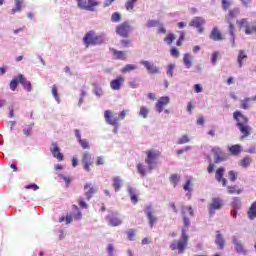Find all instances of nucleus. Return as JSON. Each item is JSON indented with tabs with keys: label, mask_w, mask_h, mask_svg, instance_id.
Here are the masks:
<instances>
[{
	"label": "nucleus",
	"mask_w": 256,
	"mask_h": 256,
	"mask_svg": "<svg viewBox=\"0 0 256 256\" xmlns=\"http://www.w3.org/2000/svg\"><path fill=\"white\" fill-rule=\"evenodd\" d=\"M233 117L237 123L239 131L242 133L243 137H249L251 135V127L249 126V120L241 112L236 111Z\"/></svg>",
	"instance_id": "obj_1"
},
{
	"label": "nucleus",
	"mask_w": 256,
	"mask_h": 256,
	"mask_svg": "<svg viewBox=\"0 0 256 256\" xmlns=\"http://www.w3.org/2000/svg\"><path fill=\"white\" fill-rule=\"evenodd\" d=\"M189 243V236L187 235V230L185 228L182 229V236L177 242H173L170 245V249L172 251H178V253H185V249H187V245Z\"/></svg>",
	"instance_id": "obj_2"
},
{
	"label": "nucleus",
	"mask_w": 256,
	"mask_h": 256,
	"mask_svg": "<svg viewBox=\"0 0 256 256\" xmlns=\"http://www.w3.org/2000/svg\"><path fill=\"white\" fill-rule=\"evenodd\" d=\"M239 15V8H235L234 10H231L229 14L226 16V20L229 23V33L231 35L230 43L232 47H235V26H233V19Z\"/></svg>",
	"instance_id": "obj_3"
},
{
	"label": "nucleus",
	"mask_w": 256,
	"mask_h": 256,
	"mask_svg": "<svg viewBox=\"0 0 256 256\" xmlns=\"http://www.w3.org/2000/svg\"><path fill=\"white\" fill-rule=\"evenodd\" d=\"M146 155L147 158L145 159V163L147 165V169L153 171L157 165V159H159V155H161V153L157 150H149L146 152Z\"/></svg>",
	"instance_id": "obj_4"
},
{
	"label": "nucleus",
	"mask_w": 256,
	"mask_h": 256,
	"mask_svg": "<svg viewBox=\"0 0 256 256\" xmlns=\"http://www.w3.org/2000/svg\"><path fill=\"white\" fill-rule=\"evenodd\" d=\"M83 40L85 45H99L103 43V37L95 34V31L88 32Z\"/></svg>",
	"instance_id": "obj_5"
},
{
	"label": "nucleus",
	"mask_w": 256,
	"mask_h": 256,
	"mask_svg": "<svg viewBox=\"0 0 256 256\" xmlns=\"http://www.w3.org/2000/svg\"><path fill=\"white\" fill-rule=\"evenodd\" d=\"M237 24L239 25L240 29H244V33L246 35H253V33H256V24H250L245 18L238 20Z\"/></svg>",
	"instance_id": "obj_6"
},
{
	"label": "nucleus",
	"mask_w": 256,
	"mask_h": 256,
	"mask_svg": "<svg viewBox=\"0 0 256 256\" xmlns=\"http://www.w3.org/2000/svg\"><path fill=\"white\" fill-rule=\"evenodd\" d=\"M83 215L77 206H73V212L66 216V224L69 225L72 221H80Z\"/></svg>",
	"instance_id": "obj_7"
},
{
	"label": "nucleus",
	"mask_w": 256,
	"mask_h": 256,
	"mask_svg": "<svg viewBox=\"0 0 256 256\" xmlns=\"http://www.w3.org/2000/svg\"><path fill=\"white\" fill-rule=\"evenodd\" d=\"M117 35L120 37H127L129 33H131V25L129 23L124 22L116 27Z\"/></svg>",
	"instance_id": "obj_8"
},
{
	"label": "nucleus",
	"mask_w": 256,
	"mask_h": 256,
	"mask_svg": "<svg viewBox=\"0 0 256 256\" xmlns=\"http://www.w3.org/2000/svg\"><path fill=\"white\" fill-rule=\"evenodd\" d=\"M221 207H223V200L221 198H213L209 205L210 215H215V211L221 209Z\"/></svg>",
	"instance_id": "obj_9"
},
{
	"label": "nucleus",
	"mask_w": 256,
	"mask_h": 256,
	"mask_svg": "<svg viewBox=\"0 0 256 256\" xmlns=\"http://www.w3.org/2000/svg\"><path fill=\"white\" fill-rule=\"evenodd\" d=\"M182 215H183L184 226L189 227L190 222H189V218L187 217H193V208H191V206H183Z\"/></svg>",
	"instance_id": "obj_10"
},
{
	"label": "nucleus",
	"mask_w": 256,
	"mask_h": 256,
	"mask_svg": "<svg viewBox=\"0 0 256 256\" xmlns=\"http://www.w3.org/2000/svg\"><path fill=\"white\" fill-rule=\"evenodd\" d=\"M204 25H205V19H203L202 17H195L189 23L190 27H195L196 29H198V33H203Z\"/></svg>",
	"instance_id": "obj_11"
},
{
	"label": "nucleus",
	"mask_w": 256,
	"mask_h": 256,
	"mask_svg": "<svg viewBox=\"0 0 256 256\" xmlns=\"http://www.w3.org/2000/svg\"><path fill=\"white\" fill-rule=\"evenodd\" d=\"M141 65H143L148 73L151 75H155L159 73V67L155 66V64L147 61V60H142L140 62Z\"/></svg>",
	"instance_id": "obj_12"
},
{
	"label": "nucleus",
	"mask_w": 256,
	"mask_h": 256,
	"mask_svg": "<svg viewBox=\"0 0 256 256\" xmlns=\"http://www.w3.org/2000/svg\"><path fill=\"white\" fill-rule=\"evenodd\" d=\"M99 5V2H91V1H79L78 7L80 9H85L86 11H95V7Z\"/></svg>",
	"instance_id": "obj_13"
},
{
	"label": "nucleus",
	"mask_w": 256,
	"mask_h": 256,
	"mask_svg": "<svg viewBox=\"0 0 256 256\" xmlns=\"http://www.w3.org/2000/svg\"><path fill=\"white\" fill-rule=\"evenodd\" d=\"M123 83H125V77L118 76L116 79L110 82V87L113 91H119L121 87H123Z\"/></svg>",
	"instance_id": "obj_14"
},
{
	"label": "nucleus",
	"mask_w": 256,
	"mask_h": 256,
	"mask_svg": "<svg viewBox=\"0 0 256 256\" xmlns=\"http://www.w3.org/2000/svg\"><path fill=\"white\" fill-rule=\"evenodd\" d=\"M82 163L85 171H91L90 167L93 165V158H91V154L89 152L83 154Z\"/></svg>",
	"instance_id": "obj_15"
},
{
	"label": "nucleus",
	"mask_w": 256,
	"mask_h": 256,
	"mask_svg": "<svg viewBox=\"0 0 256 256\" xmlns=\"http://www.w3.org/2000/svg\"><path fill=\"white\" fill-rule=\"evenodd\" d=\"M169 102H170V98L168 96H163L159 98V100L156 103V111L158 113H162L163 107L169 105Z\"/></svg>",
	"instance_id": "obj_16"
},
{
	"label": "nucleus",
	"mask_w": 256,
	"mask_h": 256,
	"mask_svg": "<svg viewBox=\"0 0 256 256\" xmlns=\"http://www.w3.org/2000/svg\"><path fill=\"white\" fill-rule=\"evenodd\" d=\"M223 175H225V169L220 167L216 170L215 179L218 183H222L223 187H227V179Z\"/></svg>",
	"instance_id": "obj_17"
},
{
	"label": "nucleus",
	"mask_w": 256,
	"mask_h": 256,
	"mask_svg": "<svg viewBox=\"0 0 256 256\" xmlns=\"http://www.w3.org/2000/svg\"><path fill=\"white\" fill-rule=\"evenodd\" d=\"M104 119L109 125H117L119 122V118L113 117V112H111V110H106L104 112Z\"/></svg>",
	"instance_id": "obj_18"
},
{
	"label": "nucleus",
	"mask_w": 256,
	"mask_h": 256,
	"mask_svg": "<svg viewBox=\"0 0 256 256\" xmlns=\"http://www.w3.org/2000/svg\"><path fill=\"white\" fill-rule=\"evenodd\" d=\"M233 245L235 247V251H237L240 255H247V250L243 247V244H241V241L237 239V237H233Z\"/></svg>",
	"instance_id": "obj_19"
},
{
	"label": "nucleus",
	"mask_w": 256,
	"mask_h": 256,
	"mask_svg": "<svg viewBox=\"0 0 256 256\" xmlns=\"http://www.w3.org/2000/svg\"><path fill=\"white\" fill-rule=\"evenodd\" d=\"M215 157V163H221V161H225V154L221 151V148L214 147L212 149Z\"/></svg>",
	"instance_id": "obj_20"
},
{
	"label": "nucleus",
	"mask_w": 256,
	"mask_h": 256,
	"mask_svg": "<svg viewBox=\"0 0 256 256\" xmlns=\"http://www.w3.org/2000/svg\"><path fill=\"white\" fill-rule=\"evenodd\" d=\"M145 213L147 215L150 227L153 228V225H155L157 223V217L155 215H153L151 206H148L146 208Z\"/></svg>",
	"instance_id": "obj_21"
},
{
	"label": "nucleus",
	"mask_w": 256,
	"mask_h": 256,
	"mask_svg": "<svg viewBox=\"0 0 256 256\" xmlns=\"http://www.w3.org/2000/svg\"><path fill=\"white\" fill-rule=\"evenodd\" d=\"M84 189H85V197L87 201H89V199L93 197L94 193H97V189L91 187V184H86L84 186Z\"/></svg>",
	"instance_id": "obj_22"
},
{
	"label": "nucleus",
	"mask_w": 256,
	"mask_h": 256,
	"mask_svg": "<svg viewBox=\"0 0 256 256\" xmlns=\"http://www.w3.org/2000/svg\"><path fill=\"white\" fill-rule=\"evenodd\" d=\"M210 39L213 41H223V35L218 28H213L210 34Z\"/></svg>",
	"instance_id": "obj_23"
},
{
	"label": "nucleus",
	"mask_w": 256,
	"mask_h": 256,
	"mask_svg": "<svg viewBox=\"0 0 256 256\" xmlns=\"http://www.w3.org/2000/svg\"><path fill=\"white\" fill-rule=\"evenodd\" d=\"M183 63L186 69H191V67H193V56L189 53L184 54Z\"/></svg>",
	"instance_id": "obj_24"
},
{
	"label": "nucleus",
	"mask_w": 256,
	"mask_h": 256,
	"mask_svg": "<svg viewBox=\"0 0 256 256\" xmlns=\"http://www.w3.org/2000/svg\"><path fill=\"white\" fill-rule=\"evenodd\" d=\"M51 153L58 161H63V154L59 152V146H57V144H52Z\"/></svg>",
	"instance_id": "obj_25"
},
{
	"label": "nucleus",
	"mask_w": 256,
	"mask_h": 256,
	"mask_svg": "<svg viewBox=\"0 0 256 256\" xmlns=\"http://www.w3.org/2000/svg\"><path fill=\"white\" fill-rule=\"evenodd\" d=\"M227 191L230 195H241V193H243V190L236 185L227 186Z\"/></svg>",
	"instance_id": "obj_26"
},
{
	"label": "nucleus",
	"mask_w": 256,
	"mask_h": 256,
	"mask_svg": "<svg viewBox=\"0 0 256 256\" xmlns=\"http://www.w3.org/2000/svg\"><path fill=\"white\" fill-rule=\"evenodd\" d=\"M121 223H123V221H121L119 219V217H117V216L109 217V225H111V227H119V225H121Z\"/></svg>",
	"instance_id": "obj_27"
},
{
	"label": "nucleus",
	"mask_w": 256,
	"mask_h": 256,
	"mask_svg": "<svg viewBox=\"0 0 256 256\" xmlns=\"http://www.w3.org/2000/svg\"><path fill=\"white\" fill-rule=\"evenodd\" d=\"M18 79L27 91H31V82L27 81L21 74L18 76Z\"/></svg>",
	"instance_id": "obj_28"
},
{
	"label": "nucleus",
	"mask_w": 256,
	"mask_h": 256,
	"mask_svg": "<svg viewBox=\"0 0 256 256\" xmlns=\"http://www.w3.org/2000/svg\"><path fill=\"white\" fill-rule=\"evenodd\" d=\"M215 243L218 245L219 249H223V247H225V240L223 239V235L217 234Z\"/></svg>",
	"instance_id": "obj_29"
},
{
	"label": "nucleus",
	"mask_w": 256,
	"mask_h": 256,
	"mask_svg": "<svg viewBox=\"0 0 256 256\" xmlns=\"http://www.w3.org/2000/svg\"><path fill=\"white\" fill-rule=\"evenodd\" d=\"M245 59H247V54H245V51L240 50L238 54L239 67H243V61H245Z\"/></svg>",
	"instance_id": "obj_30"
},
{
	"label": "nucleus",
	"mask_w": 256,
	"mask_h": 256,
	"mask_svg": "<svg viewBox=\"0 0 256 256\" xmlns=\"http://www.w3.org/2000/svg\"><path fill=\"white\" fill-rule=\"evenodd\" d=\"M248 217L249 219H255L256 218V202H254L249 211H248Z\"/></svg>",
	"instance_id": "obj_31"
},
{
	"label": "nucleus",
	"mask_w": 256,
	"mask_h": 256,
	"mask_svg": "<svg viewBox=\"0 0 256 256\" xmlns=\"http://www.w3.org/2000/svg\"><path fill=\"white\" fill-rule=\"evenodd\" d=\"M113 53L116 59H121L122 61H125V59H127V55L123 51L113 50Z\"/></svg>",
	"instance_id": "obj_32"
},
{
	"label": "nucleus",
	"mask_w": 256,
	"mask_h": 256,
	"mask_svg": "<svg viewBox=\"0 0 256 256\" xmlns=\"http://www.w3.org/2000/svg\"><path fill=\"white\" fill-rule=\"evenodd\" d=\"M137 69V65L128 64L124 68H122L121 73H129V71H135Z\"/></svg>",
	"instance_id": "obj_33"
},
{
	"label": "nucleus",
	"mask_w": 256,
	"mask_h": 256,
	"mask_svg": "<svg viewBox=\"0 0 256 256\" xmlns=\"http://www.w3.org/2000/svg\"><path fill=\"white\" fill-rule=\"evenodd\" d=\"M147 115H149V108L145 106L140 107L139 116L147 119Z\"/></svg>",
	"instance_id": "obj_34"
},
{
	"label": "nucleus",
	"mask_w": 256,
	"mask_h": 256,
	"mask_svg": "<svg viewBox=\"0 0 256 256\" xmlns=\"http://www.w3.org/2000/svg\"><path fill=\"white\" fill-rule=\"evenodd\" d=\"M237 177H239V174L233 170H230L228 172V179L232 181V183H235L237 181Z\"/></svg>",
	"instance_id": "obj_35"
},
{
	"label": "nucleus",
	"mask_w": 256,
	"mask_h": 256,
	"mask_svg": "<svg viewBox=\"0 0 256 256\" xmlns=\"http://www.w3.org/2000/svg\"><path fill=\"white\" fill-rule=\"evenodd\" d=\"M113 187L115 191H119L121 189V178L115 177L113 179Z\"/></svg>",
	"instance_id": "obj_36"
},
{
	"label": "nucleus",
	"mask_w": 256,
	"mask_h": 256,
	"mask_svg": "<svg viewBox=\"0 0 256 256\" xmlns=\"http://www.w3.org/2000/svg\"><path fill=\"white\" fill-rule=\"evenodd\" d=\"M233 209H241V199L239 197H234L232 201Z\"/></svg>",
	"instance_id": "obj_37"
},
{
	"label": "nucleus",
	"mask_w": 256,
	"mask_h": 256,
	"mask_svg": "<svg viewBox=\"0 0 256 256\" xmlns=\"http://www.w3.org/2000/svg\"><path fill=\"white\" fill-rule=\"evenodd\" d=\"M128 193L131 197L132 203H137V195L135 194V190L132 187H128Z\"/></svg>",
	"instance_id": "obj_38"
},
{
	"label": "nucleus",
	"mask_w": 256,
	"mask_h": 256,
	"mask_svg": "<svg viewBox=\"0 0 256 256\" xmlns=\"http://www.w3.org/2000/svg\"><path fill=\"white\" fill-rule=\"evenodd\" d=\"M230 153L232 155H239L241 153V146L240 145H233L230 148Z\"/></svg>",
	"instance_id": "obj_39"
},
{
	"label": "nucleus",
	"mask_w": 256,
	"mask_h": 256,
	"mask_svg": "<svg viewBox=\"0 0 256 256\" xmlns=\"http://www.w3.org/2000/svg\"><path fill=\"white\" fill-rule=\"evenodd\" d=\"M189 141H191V139H189L188 135H183L178 139L177 144L178 145H185V143H189Z\"/></svg>",
	"instance_id": "obj_40"
},
{
	"label": "nucleus",
	"mask_w": 256,
	"mask_h": 256,
	"mask_svg": "<svg viewBox=\"0 0 256 256\" xmlns=\"http://www.w3.org/2000/svg\"><path fill=\"white\" fill-rule=\"evenodd\" d=\"M128 11H134L135 7H137V2L135 1H128L125 5Z\"/></svg>",
	"instance_id": "obj_41"
},
{
	"label": "nucleus",
	"mask_w": 256,
	"mask_h": 256,
	"mask_svg": "<svg viewBox=\"0 0 256 256\" xmlns=\"http://www.w3.org/2000/svg\"><path fill=\"white\" fill-rule=\"evenodd\" d=\"M184 191H193V182H191V179H188L186 183L183 186Z\"/></svg>",
	"instance_id": "obj_42"
},
{
	"label": "nucleus",
	"mask_w": 256,
	"mask_h": 256,
	"mask_svg": "<svg viewBox=\"0 0 256 256\" xmlns=\"http://www.w3.org/2000/svg\"><path fill=\"white\" fill-rule=\"evenodd\" d=\"M251 102V98H245L241 100V109H249V103Z\"/></svg>",
	"instance_id": "obj_43"
},
{
	"label": "nucleus",
	"mask_w": 256,
	"mask_h": 256,
	"mask_svg": "<svg viewBox=\"0 0 256 256\" xmlns=\"http://www.w3.org/2000/svg\"><path fill=\"white\" fill-rule=\"evenodd\" d=\"M249 165H251V158H249V157H245L240 162L241 167H249Z\"/></svg>",
	"instance_id": "obj_44"
},
{
	"label": "nucleus",
	"mask_w": 256,
	"mask_h": 256,
	"mask_svg": "<svg viewBox=\"0 0 256 256\" xmlns=\"http://www.w3.org/2000/svg\"><path fill=\"white\" fill-rule=\"evenodd\" d=\"M111 21H113V23H119V21H121V14L117 12L113 13L111 16Z\"/></svg>",
	"instance_id": "obj_45"
},
{
	"label": "nucleus",
	"mask_w": 256,
	"mask_h": 256,
	"mask_svg": "<svg viewBox=\"0 0 256 256\" xmlns=\"http://www.w3.org/2000/svg\"><path fill=\"white\" fill-rule=\"evenodd\" d=\"M170 181L174 187H177V183H179V176L177 174L171 175Z\"/></svg>",
	"instance_id": "obj_46"
},
{
	"label": "nucleus",
	"mask_w": 256,
	"mask_h": 256,
	"mask_svg": "<svg viewBox=\"0 0 256 256\" xmlns=\"http://www.w3.org/2000/svg\"><path fill=\"white\" fill-rule=\"evenodd\" d=\"M175 69V64H169L167 67V72L166 74L168 75V77H173V71Z\"/></svg>",
	"instance_id": "obj_47"
},
{
	"label": "nucleus",
	"mask_w": 256,
	"mask_h": 256,
	"mask_svg": "<svg viewBox=\"0 0 256 256\" xmlns=\"http://www.w3.org/2000/svg\"><path fill=\"white\" fill-rule=\"evenodd\" d=\"M137 171L138 173H140V175H142V177H145V175H147V173L145 172V166H143V164L137 165Z\"/></svg>",
	"instance_id": "obj_48"
},
{
	"label": "nucleus",
	"mask_w": 256,
	"mask_h": 256,
	"mask_svg": "<svg viewBox=\"0 0 256 256\" xmlns=\"http://www.w3.org/2000/svg\"><path fill=\"white\" fill-rule=\"evenodd\" d=\"M164 41L168 44L171 45V43H173L175 41V35L173 34H169Z\"/></svg>",
	"instance_id": "obj_49"
},
{
	"label": "nucleus",
	"mask_w": 256,
	"mask_h": 256,
	"mask_svg": "<svg viewBox=\"0 0 256 256\" xmlns=\"http://www.w3.org/2000/svg\"><path fill=\"white\" fill-rule=\"evenodd\" d=\"M83 149H89V142L85 139L78 140Z\"/></svg>",
	"instance_id": "obj_50"
},
{
	"label": "nucleus",
	"mask_w": 256,
	"mask_h": 256,
	"mask_svg": "<svg viewBox=\"0 0 256 256\" xmlns=\"http://www.w3.org/2000/svg\"><path fill=\"white\" fill-rule=\"evenodd\" d=\"M127 235H128L129 241H133V239L135 238V230L133 229L128 230Z\"/></svg>",
	"instance_id": "obj_51"
},
{
	"label": "nucleus",
	"mask_w": 256,
	"mask_h": 256,
	"mask_svg": "<svg viewBox=\"0 0 256 256\" xmlns=\"http://www.w3.org/2000/svg\"><path fill=\"white\" fill-rule=\"evenodd\" d=\"M170 54L172 57H175L177 59V57H179V55H181V53H179V50H177V48H172L170 51Z\"/></svg>",
	"instance_id": "obj_52"
},
{
	"label": "nucleus",
	"mask_w": 256,
	"mask_h": 256,
	"mask_svg": "<svg viewBox=\"0 0 256 256\" xmlns=\"http://www.w3.org/2000/svg\"><path fill=\"white\" fill-rule=\"evenodd\" d=\"M114 251H115V248L113 247V244H108V247H107V252H108V255L109 256H114Z\"/></svg>",
	"instance_id": "obj_53"
},
{
	"label": "nucleus",
	"mask_w": 256,
	"mask_h": 256,
	"mask_svg": "<svg viewBox=\"0 0 256 256\" xmlns=\"http://www.w3.org/2000/svg\"><path fill=\"white\" fill-rule=\"evenodd\" d=\"M218 57H219V52H214L212 54L211 63H213V65H215V63H217Z\"/></svg>",
	"instance_id": "obj_54"
},
{
	"label": "nucleus",
	"mask_w": 256,
	"mask_h": 256,
	"mask_svg": "<svg viewBox=\"0 0 256 256\" xmlns=\"http://www.w3.org/2000/svg\"><path fill=\"white\" fill-rule=\"evenodd\" d=\"M52 94L55 97L56 101L59 103V96L57 95V86L56 85H54L52 87Z\"/></svg>",
	"instance_id": "obj_55"
},
{
	"label": "nucleus",
	"mask_w": 256,
	"mask_h": 256,
	"mask_svg": "<svg viewBox=\"0 0 256 256\" xmlns=\"http://www.w3.org/2000/svg\"><path fill=\"white\" fill-rule=\"evenodd\" d=\"M195 93H203V87H201V84L194 85Z\"/></svg>",
	"instance_id": "obj_56"
},
{
	"label": "nucleus",
	"mask_w": 256,
	"mask_h": 256,
	"mask_svg": "<svg viewBox=\"0 0 256 256\" xmlns=\"http://www.w3.org/2000/svg\"><path fill=\"white\" fill-rule=\"evenodd\" d=\"M222 7H223L224 11H227V9L229 7H231V2L230 1H223L222 2Z\"/></svg>",
	"instance_id": "obj_57"
},
{
	"label": "nucleus",
	"mask_w": 256,
	"mask_h": 256,
	"mask_svg": "<svg viewBox=\"0 0 256 256\" xmlns=\"http://www.w3.org/2000/svg\"><path fill=\"white\" fill-rule=\"evenodd\" d=\"M10 89L12 91H15V89H17V80H12L11 83H10Z\"/></svg>",
	"instance_id": "obj_58"
},
{
	"label": "nucleus",
	"mask_w": 256,
	"mask_h": 256,
	"mask_svg": "<svg viewBox=\"0 0 256 256\" xmlns=\"http://www.w3.org/2000/svg\"><path fill=\"white\" fill-rule=\"evenodd\" d=\"M79 207L81 209H87V203L83 199H79Z\"/></svg>",
	"instance_id": "obj_59"
},
{
	"label": "nucleus",
	"mask_w": 256,
	"mask_h": 256,
	"mask_svg": "<svg viewBox=\"0 0 256 256\" xmlns=\"http://www.w3.org/2000/svg\"><path fill=\"white\" fill-rule=\"evenodd\" d=\"M157 25V21L149 20L146 24V27H155Z\"/></svg>",
	"instance_id": "obj_60"
},
{
	"label": "nucleus",
	"mask_w": 256,
	"mask_h": 256,
	"mask_svg": "<svg viewBox=\"0 0 256 256\" xmlns=\"http://www.w3.org/2000/svg\"><path fill=\"white\" fill-rule=\"evenodd\" d=\"M127 113H129V110H123V111L119 114V119H121V120L125 119V117L127 116Z\"/></svg>",
	"instance_id": "obj_61"
},
{
	"label": "nucleus",
	"mask_w": 256,
	"mask_h": 256,
	"mask_svg": "<svg viewBox=\"0 0 256 256\" xmlns=\"http://www.w3.org/2000/svg\"><path fill=\"white\" fill-rule=\"evenodd\" d=\"M26 189H33V191H37V189H39V186H37L36 184H31L27 185Z\"/></svg>",
	"instance_id": "obj_62"
},
{
	"label": "nucleus",
	"mask_w": 256,
	"mask_h": 256,
	"mask_svg": "<svg viewBox=\"0 0 256 256\" xmlns=\"http://www.w3.org/2000/svg\"><path fill=\"white\" fill-rule=\"evenodd\" d=\"M207 171L208 173H213L215 171V164H209Z\"/></svg>",
	"instance_id": "obj_63"
},
{
	"label": "nucleus",
	"mask_w": 256,
	"mask_h": 256,
	"mask_svg": "<svg viewBox=\"0 0 256 256\" xmlns=\"http://www.w3.org/2000/svg\"><path fill=\"white\" fill-rule=\"evenodd\" d=\"M105 161L103 160V157H98L96 165H103Z\"/></svg>",
	"instance_id": "obj_64"
}]
</instances>
